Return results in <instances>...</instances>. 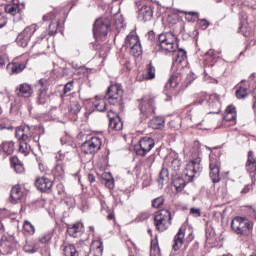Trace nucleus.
Returning <instances> with one entry per match:
<instances>
[{"mask_svg":"<svg viewBox=\"0 0 256 256\" xmlns=\"http://www.w3.org/2000/svg\"><path fill=\"white\" fill-rule=\"evenodd\" d=\"M158 43L162 53H174V63L177 65L183 63L187 59V52L179 49L177 36L171 32H166L158 36ZM177 49H179L177 51Z\"/></svg>","mask_w":256,"mask_h":256,"instance_id":"obj_1","label":"nucleus"},{"mask_svg":"<svg viewBox=\"0 0 256 256\" xmlns=\"http://www.w3.org/2000/svg\"><path fill=\"white\" fill-rule=\"evenodd\" d=\"M194 105H204L210 115L221 113V101L219 95L202 92L194 100Z\"/></svg>","mask_w":256,"mask_h":256,"instance_id":"obj_2","label":"nucleus"},{"mask_svg":"<svg viewBox=\"0 0 256 256\" xmlns=\"http://www.w3.org/2000/svg\"><path fill=\"white\" fill-rule=\"evenodd\" d=\"M15 136L19 140V153H22V155L27 157L31 151L29 142L33 139V130H31V126L24 125L16 128Z\"/></svg>","mask_w":256,"mask_h":256,"instance_id":"obj_3","label":"nucleus"},{"mask_svg":"<svg viewBox=\"0 0 256 256\" xmlns=\"http://www.w3.org/2000/svg\"><path fill=\"white\" fill-rule=\"evenodd\" d=\"M105 99L108 100L110 105H114L115 107H118L119 111H123V88H121V85L114 84L109 86Z\"/></svg>","mask_w":256,"mask_h":256,"instance_id":"obj_4","label":"nucleus"},{"mask_svg":"<svg viewBox=\"0 0 256 256\" xmlns=\"http://www.w3.org/2000/svg\"><path fill=\"white\" fill-rule=\"evenodd\" d=\"M138 109L140 111L141 121H147L149 117L155 115L157 107L155 106V99L150 96H145L139 101Z\"/></svg>","mask_w":256,"mask_h":256,"instance_id":"obj_5","label":"nucleus"},{"mask_svg":"<svg viewBox=\"0 0 256 256\" xmlns=\"http://www.w3.org/2000/svg\"><path fill=\"white\" fill-rule=\"evenodd\" d=\"M171 212L167 209L159 210L154 214V225L160 233L171 227Z\"/></svg>","mask_w":256,"mask_h":256,"instance_id":"obj_6","label":"nucleus"},{"mask_svg":"<svg viewBox=\"0 0 256 256\" xmlns=\"http://www.w3.org/2000/svg\"><path fill=\"white\" fill-rule=\"evenodd\" d=\"M102 145L103 139L99 136H93L81 144V151L84 155H95L96 153H99Z\"/></svg>","mask_w":256,"mask_h":256,"instance_id":"obj_7","label":"nucleus"},{"mask_svg":"<svg viewBox=\"0 0 256 256\" xmlns=\"http://www.w3.org/2000/svg\"><path fill=\"white\" fill-rule=\"evenodd\" d=\"M231 227L232 231L237 235H245V233H249L253 229V223L247 218L237 216L232 219Z\"/></svg>","mask_w":256,"mask_h":256,"instance_id":"obj_8","label":"nucleus"},{"mask_svg":"<svg viewBox=\"0 0 256 256\" xmlns=\"http://www.w3.org/2000/svg\"><path fill=\"white\" fill-rule=\"evenodd\" d=\"M153 147H155V140L149 136H145L134 146V151L139 157H145Z\"/></svg>","mask_w":256,"mask_h":256,"instance_id":"obj_9","label":"nucleus"},{"mask_svg":"<svg viewBox=\"0 0 256 256\" xmlns=\"http://www.w3.org/2000/svg\"><path fill=\"white\" fill-rule=\"evenodd\" d=\"M202 170L201 158L197 157L194 160L189 161L184 169L186 181H191L194 179L195 175H199Z\"/></svg>","mask_w":256,"mask_h":256,"instance_id":"obj_10","label":"nucleus"},{"mask_svg":"<svg viewBox=\"0 0 256 256\" xmlns=\"http://www.w3.org/2000/svg\"><path fill=\"white\" fill-rule=\"evenodd\" d=\"M125 45L127 49H129L130 54L134 57H139L141 53H143V49L141 48V41L139 40V36L135 34H129L126 37Z\"/></svg>","mask_w":256,"mask_h":256,"instance_id":"obj_11","label":"nucleus"},{"mask_svg":"<svg viewBox=\"0 0 256 256\" xmlns=\"http://www.w3.org/2000/svg\"><path fill=\"white\" fill-rule=\"evenodd\" d=\"M35 31H37V26L35 24L26 27L22 32L18 34L16 38L17 45H19L20 47H27Z\"/></svg>","mask_w":256,"mask_h":256,"instance_id":"obj_12","label":"nucleus"},{"mask_svg":"<svg viewBox=\"0 0 256 256\" xmlns=\"http://www.w3.org/2000/svg\"><path fill=\"white\" fill-rule=\"evenodd\" d=\"M210 178L213 183H219L221 181L220 171H221V161L219 157L215 154H210Z\"/></svg>","mask_w":256,"mask_h":256,"instance_id":"obj_13","label":"nucleus"},{"mask_svg":"<svg viewBox=\"0 0 256 256\" xmlns=\"http://www.w3.org/2000/svg\"><path fill=\"white\" fill-rule=\"evenodd\" d=\"M94 37H106L109 33V20L99 18L95 21L93 26Z\"/></svg>","mask_w":256,"mask_h":256,"instance_id":"obj_14","label":"nucleus"},{"mask_svg":"<svg viewBox=\"0 0 256 256\" xmlns=\"http://www.w3.org/2000/svg\"><path fill=\"white\" fill-rule=\"evenodd\" d=\"M35 187L38 191L47 193L48 191H51L53 187V181L45 176L38 177L35 181Z\"/></svg>","mask_w":256,"mask_h":256,"instance_id":"obj_15","label":"nucleus"},{"mask_svg":"<svg viewBox=\"0 0 256 256\" xmlns=\"http://www.w3.org/2000/svg\"><path fill=\"white\" fill-rule=\"evenodd\" d=\"M179 73H173L168 82L165 85L164 93L169 97V95H172L173 91H175V87L179 85Z\"/></svg>","mask_w":256,"mask_h":256,"instance_id":"obj_16","label":"nucleus"},{"mask_svg":"<svg viewBox=\"0 0 256 256\" xmlns=\"http://www.w3.org/2000/svg\"><path fill=\"white\" fill-rule=\"evenodd\" d=\"M153 18V9H151V6L143 5L138 10V19L140 21H151Z\"/></svg>","mask_w":256,"mask_h":256,"instance_id":"obj_17","label":"nucleus"},{"mask_svg":"<svg viewBox=\"0 0 256 256\" xmlns=\"http://www.w3.org/2000/svg\"><path fill=\"white\" fill-rule=\"evenodd\" d=\"M67 233L70 235V237H81V235H83V223L76 222L72 225H69L67 227Z\"/></svg>","mask_w":256,"mask_h":256,"instance_id":"obj_18","label":"nucleus"},{"mask_svg":"<svg viewBox=\"0 0 256 256\" xmlns=\"http://www.w3.org/2000/svg\"><path fill=\"white\" fill-rule=\"evenodd\" d=\"M16 95L18 97H31L33 95V87L27 83L20 84L16 88Z\"/></svg>","mask_w":256,"mask_h":256,"instance_id":"obj_19","label":"nucleus"},{"mask_svg":"<svg viewBox=\"0 0 256 256\" xmlns=\"http://www.w3.org/2000/svg\"><path fill=\"white\" fill-rule=\"evenodd\" d=\"M185 240V232L183 229H179L178 233L174 237L173 249L174 251H179L180 247H183V242Z\"/></svg>","mask_w":256,"mask_h":256,"instance_id":"obj_20","label":"nucleus"},{"mask_svg":"<svg viewBox=\"0 0 256 256\" xmlns=\"http://www.w3.org/2000/svg\"><path fill=\"white\" fill-rule=\"evenodd\" d=\"M246 171L250 174L256 172V158L253 155V151L248 152V159L246 162Z\"/></svg>","mask_w":256,"mask_h":256,"instance_id":"obj_21","label":"nucleus"},{"mask_svg":"<svg viewBox=\"0 0 256 256\" xmlns=\"http://www.w3.org/2000/svg\"><path fill=\"white\" fill-rule=\"evenodd\" d=\"M81 113V102L79 99L72 98L69 105V114L77 116Z\"/></svg>","mask_w":256,"mask_h":256,"instance_id":"obj_22","label":"nucleus"},{"mask_svg":"<svg viewBox=\"0 0 256 256\" xmlns=\"http://www.w3.org/2000/svg\"><path fill=\"white\" fill-rule=\"evenodd\" d=\"M6 69L10 75H13L15 73H21V71L25 69V64L20 62H12L6 66Z\"/></svg>","mask_w":256,"mask_h":256,"instance_id":"obj_23","label":"nucleus"},{"mask_svg":"<svg viewBox=\"0 0 256 256\" xmlns=\"http://www.w3.org/2000/svg\"><path fill=\"white\" fill-rule=\"evenodd\" d=\"M148 127L151 129H163L165 127V118L156 116L149 121Z\"/></svg>","mask_w":256,"mask_h":256,"instance_id":"obj_24","label":"nucleus"},{"mask_svg":"<svg viewBox=\"0 0 256 256\" xmlns=\"http://www.w3.org/2000/svg\"><path fill=\"white\" fill-rule=\"evenodd\" d=\"M10 195H11L12 201L17 203V201H21V199L25 197V192H23L20 185H16L12 188Z\"/></svg>","mask_w":256,"mask_h":256,"instance_id":"obj_25","label":"nucleus"},{"mask_svg":"<svg viewBox=\"0 0 256 256\" xmlns=\"http://www.w3.org/2000/svg\"><path fill=\"white\" fill-rule=\"evenodd\" d=\"M224 121H237V111H235V106L230 105L227 107L224 115Z\"/></svg>","mask_w":256,"mask_h":256,"instance_id":"obj_26","label":"nucleus"},{"mask_svg":"<svg viewBox=\"0 0 256 256\" xmlns=\"http://www.w3.org/2000/svg\"><path fill=\"white\" fill-rule=\"evenodd\" d=\"M93 105H94V111H100V113H103L104 111L107 110V103H105V100L97 96L93 101Z\"/></svg>","mask_w":256,"mask_h":256,"instance_id":"obj_27","label":"nucleus"},{"mask_svg":"<svg viewBox=\"0 0 256 256\" xmlns=\"http://www.w3.org/2000/svg\"><path fill=\"white\" fill-rule=\"evenodd\" d=\"M5 11L12 16L21 15V6L17 3L8 4L5 7Z\"/></svg>","mask_w":256,"mask_h":256,"instance_id":"obj_28","label":"nucleus"},{"mask_svg":"<svg viewBox=\"0 0 256 256\" xmlns=\"http://www.w3.org/2000/svg\"><path fill=\"white\" fill-rule=\"evenodd\" d=\"M52 174L54 175L55 179H61L65 175V167L63 166L62 162H57L56 166L52 170Z\"/></svg>","mask_w":256,"mask_h":256,"instance_id":"obj_29","label":"nucleus"},{"mask_svg":"<svg viewBox=\"0 0 256 256\" xmlns=\"http://www.w3.org/2000/svg\"><path fill=\"white\" fill-rule=\"evenodd\" d=\"M151 79H155V67L150 63L146 69V72L142 74V81H149Z\"/></svg>","mask_w":256,"mask_h":256,"instance_id":"obj_30","label":"nucleus"},{"mask_svg":"<svg viewBox=\"0 0 256 256\" xmlns=\"http://www.w3.org/2000/svg\"><path fill=\"white\" fill-rule=\"evenodd\" d=\"M110 129L113 131H121L123 129V122L121 121V117L116 116L115 119H112L109 122Z\"/></svg>","mask_w":256,"mask_h":256,"instance_id":"obj_31","label":"nucleus"},{"mask_svg":"<svg viewBox=\"0 0 256 256\" xmlns=\"http://www.w3.org/2000/svg\"><path fill=\"white\" fill-rule=\"evenodd\" d=\"M11 167H13L14 171L16 173H23L25 171V168L23 167V164L19 161V158L17 157H12L10 159Z\"/></svg>","mask_w":256,"mask_h":256,"instance_id":"obj_32","label":"nucleus"},{"mask_svg":"<svg viewBox=\"0 0 256 256\" xmlns=\"http://www.w3.org/2000/svg\"><path fill=\"white\" fill-rule=\"evenodd\" d=\"M63 253L65 256H77L79 252L73 244H65L63 246Z\"/></svg>","mask_w":256,"mask_h":256,"instance_id":"obj_33","label":"nucleus"},{"mask_svg":"<svg viewBox=\"0 0 256 256\" xmlns=\"http://www.w3.org/2000/svg\"><path fill=\"white\" fill-rule=\"evenodd\" d=\"M158 183L161 187H163L165 183H169V171L167 169L163 168L160 171Z\"/></svg>","mask_w":256,"mask_h":256,"instance_id":"obj_34","label":"nucleus"},{"mask_svg":"<svg viewBox=\"0 0 256 256\" xmlns=\"http://www.w3.org/2000/svg\"><path fill=\"white\" fill-rule=\"evenodd\" d=\"M176 191H183V189H185V185H187V181L184 179V178H181V177H178V178H175L173 181H172Z\"/></svg>","mask_w":256,"mask_h":256,"instance_id":"obj_35","label":"nucleus"},{"mask_svg":"<svg viewBox=\"0 0 256 256\" xmlns=\"http://www.w3.org/2000/svg\"><path fill=\"white\" fill-rule=\"evenodd\" d=\"M1 147L7 155H11L15 151V143L13 141L3 142Z\"/></svg>","mask_w":256,"mask_h":256,"instance_id":"obj_36","label":"nucleus"},{"mask_svg":"<svg viewBox=\"0 0 256 256\" xmlns=\"http://www.w3.org/2000/svg\"><path fill=\"white\" fill-rule=\"evenodd\" d=\"M11 251H13V245L11 244V242H9V240H6L1 243L0 253H3V255H7L11 253Z\"/></svg>","mask_w":256,"mask_h":256,"instance_id":"obj_37","label":"nucleus"},{"mask_svg":"<svg viewBox=\"0 0 256 256\" xmlns=\"http://www.w3.org/2000/svg\"><path fill=\"white\" fill-rule=\"evenodd\" d=\"M49 101V95H47V90L45 88L41 89L38 94V105H45Z\"/></svg>","mask_w":256,"mask_h":256,"instance_id":"obj_38","label":"nucleus"},{"mask_svg":"<svg viewBox=\"0 0 256 256\" xmlns=\"http://www.w3.org/2000/svg\"><path fill=\"white\" fill-rule=\"evenodd\" d=\"M103 179H105V185L108 187V189H113L115 187V182L113 181V177L111 176V173H105L103 174Z\"/></svg>","mask_w":256,"mask_h":256,"instance_id":"obj_39","label":"nucleus"},{"mask_svg":"<svg viewBox=\"0 0 256 256\" xmlns=\"http://www.w3.org/2000/svg\"><path fill=\"white\" fill-rule=\"evenodd\" d=\"M53 239V234L51 232H46L42 236L38 238L39 243H42V245H45L49 243Z\"/></svg>","mask_w":256,"mask_h":256,"instance_id":"obj_40","label":"nucleus"},{"mask_svg":"<svg viewBox=\"0 0 256 256\" xmlns=\"http://www.w3.org/2000/svg\"><path fill=\"white\" fill-rule=\"evenodd\" d=\"M23 229L26 231V233H29V235H35V226H33L31 222L25 221L23 224Z\"/></svg>","mask_w":256,"mask_h":256,"instance_id":"obj_41","label":"nucleus"},{"mask_svg":"<svg viewBox=\"0 0 256 256\" xmlns=\"http://www.w3.org/2000/svg\"><path fill=\"white\" fill-rule=\"evenodd\" d=\"M247 88L245 87H240L237 91H236V97L237 99H245V97H247L249 95V93L247 92Z\"/></svg>","mask_w":256,"mask_h":256,"instance_id":"obj_42","label":"nucleus"},{"mask_svg":"<svg viewBox=\"0 0 256 256\" xmlns=\"http://www.w3.org/2000/svg\"><path fill=\"white\" fill-rule=\"evenodd\" d=\"M163 203H165V198L160 196L152 201V207H154V209H159V207H162Z\"/></svg>","mask_w":256,"mask_h":256,"instance_id":"obj_43","label":"nucleus"},{"mask_svg":"<svg viewBox=\"0 0 256 256\" xmlns=\"http://www.w3.org/2000/svg\"><path fill=\"white\" fill-rule=\"evenodd\" d=\"M171 168L174 171H179L181 169V160L179 158H173L171 160Z\"/></svg>","mask_w":256,"mask_h":256,"instance_id":"obj_44","label":"nucleus"},{"mask_svg":"<svg viewBox=\"0 0 256 256\" xmlns=\"http://www.w3.org/2000/svg\"><path fill=\"white\" fill-rule=\"evenodd\" d=\"M70 91H73V82H68L64 86V95H67V93H70Z\"/></svg>","mask_w":256,"mask_h":256,"instance_id":"obj_45","label":"nucleus"},{"mask_svg":"<svg viewBox=\"0 0 256 256\" xmlns=\"http://www.w3.org/2000/svg\"><path fill=\"white\" fill-rule=\"evenodd\" d=\"M145 163L147 167H151V165L155 163V155H150L148 158H146Z\"/></svg>","mask_w":256,"mask_h":256,"instance_id":"obj_46","label":"nucleus"},{"mask_svg":"<svg viewBox=\"0 0 256 256\" xmlns=\"http://www.w3.org/2000/svg\"><path fill=\"white\" fill-rule=\"evenodd\" d=\"M190 215H193L194 217H201V210L197 208H191Z\"/></svg>","mask_w":256,"mask_h":256,"instance_id":"obj_47","label":"nucleus"},{"mask_svg":"<svg viewBox=\"0 0 256 256\" xmlns=\"http://www.w3.org/2000/svg\"><path fill=\"white\" fill-rule=\"evenodd\" d=\"M48 33L51 36L55 35V33H57V26H55V24H53V23H50Z\"/></svg>","mask_w":256,"mask_h":256,"instance_id":"obj_48","label":"nucleus"},{"mask_svg":"<svg viewBox=\"0 0 256 256\" xmlns=\"http://www.w3.org/2000/svg\"><path fill=\"white\" fill-rule=\"evenodd\" d=\"M7 25V17L5 15L0 14V29Z\"/></svg>","mask_w":256,"mask_h":256,"instance_id":"obj_49","label":"nucleus"},{"mask_svg":"<svg viewBox=\"0 0 256 256\" xmlns=\"http://www.w3.org/2000/svg\"><path fill=\"white\" fill-rule=\"evenodd\" d=\"M107 117L110 122L112 119H115V117H119V115H117V113H114L112 110H110L107 112Z\"/></svg>","mask_w":256,"mask_h":256,"instance_id":"obj_50","label":"nucleus"},{"mask_svg":"<svg viewBox=\"0 0 256 256\" xmlns=\"http://www.w3.org/2000/svg\"><path fill=\"white\" fill-rule=\"evenodd\" d=\"M251 189H253V186L250 185V184H248V185H246V186L242 189L241 193H242L243 195H247V193H249V191H251Z\"/></svg>","mask_w":256,"mask_h":256,"instance_id":"obj_51","label":"nucleus"},{"mask_svg":"<svg viewBox=\"0 0 256 256\" xmlns=\"http://www.w3.org/2000/svg\"><path fill=\"white\" fill-rule=\"evenodd\" d=\"M200 27L201 29H207V27H209V22L207 20H201Z\"/></svg>","mask_w":256,"mask_h":256,"instance_id":"obj_52","label":"nucleus"},{"mask_svg":"<svg viewBox=\"0 0 256 256\" xmlns=\"http://www.w3.org/2000/svg\"><path fill=\"white\" fill-rule=\"evenodd\" d=\"M5 233V224L3 223V219H0V235Z\"/></svg>","mask_w":256,"mask_h":256,"instance_id":"obj_53","label":"nucleus"},{"mask_svg":"<svg viewBox=\"0 0 256 256\" xmlns=\"http://www.w3.org/2000/svg\"><path fill=\"white\" fill-rule=\"evenodd\" d=\"M5 67V58L0 55V69Z\"/></svg>","mask_w":256,"mask_h":256,"instance_id":"obj_54","label":"nucleus"},{"mask_svg":"<svg viewBox=\"0 0 256 256\" xmlns=\"http://www.w3.org/2000/svg\"><path fill=\"white\" fill-rule=\"evenodd\" d=\"M94 243H96L97 249H99L100 251H103V242L101 241H95Z\"/></svg>","mask_w":256,"mask_h":256,"instance_id":"obj_55","label":"nucleus"},{"mask_svg":"<svg viewBox=\"0 0 256 256\" xmlns=\"http://www.w3.org/2000/svg\"><path fill=\"white\" fill-rule=\"evenodd\" d=\"M88 181L90 183H95V175L93 174H88Z\"/></svg>","mask_w":256,"mask_h":256,"instance_id":"obj_56","label":"nucleus"},{"mask_svg":"<svg viewBox=\"0 0 256 256\" xmlns=\"http://www.w3.org/2000/svg\"><path fill=\"white\" fill-rule=\"evenodd\" d=\"M24 251L26 252V253H35V251H37V250H35V249H29V247L28 246H25L24 247Z\"/></svg>","mask_w":256,"mask_h":256,"instance_id":"obj_57","label":"nucleus"},{"mask_svg":"<svg viewBox=\"0 0 256 256\" xmlns=\"http://www.w3.org/2000/svg\"><path fill=\"white\" fill-rule=\"evenodd\" d=\"M38 87H45V80L40 79L38 82Z\"/></svg>","mask_w":256,"mask_h":256,"instance_id":"obj_58","label":"nucleus"},{"mask_svg":"<svg viewBox=\"0 0 256 256\" xmlns=\"http://www.w3.org/2000/svg\"><path fill=\"white\" fill-rule=\"evenodd\" d=\"M184 13L185 15H190L191 17H195V15H197V13L193 11H190V12L185 11Z\"/></svg>","mask_w":256,"mask_h":256,"instance_id":"obj_59","label":"nucleus"},{"mask_svg":"<svg viewBox=\"0 0 256 256\" xmlns=\"http://www.w3.org/2000/svg\"><path fill=\"white\" fill-rule=\"evenodd\" d=\"M107 219H108L109 221H112V219H115V214L109 213L108 216H107Z\"/></svg>","mask_w":256,"mask_h":256,"instance_id":"obj_60","label":"nucleus"},{"mask_svg":"<svg viewBox=\"0 0 256 256\" xmlns=\"http://www.w3.org/2000/svg\"><path fill=\"white\" fill-rule=\"evenodd\" d=\"M51 19V15L47 14L43 16L44 21H49Z\"/></svg>","mask_w":256,"mask_h":256,"instance_id":"obj_61","label":"nucleus"},{"mask_svg":"<svg viewBox=\"0 0 256 256\" xmlns=\"http://www.w3.org/2000/svg\"><path fill=\"white\" fill-rule=\"evenodd\" d=\"M148 35H149L150 39H155V33L149 32Z\"/></svg>","mask_w":256,"mask_h":256,"instance_id":"obj_62","label":"nucleus"},{"mask_svg":"<svg viewBox=\"0 0 256 256\" xmlns=\"http://www.w3.org/2000/svg\"><path fill=\"white\" fill-rule=\"evenodd\" d=\"M45 39V34H41L40 37H38V41H43Z\"/></svg>","mask_w":256,"mask_h":256,"instance_id":"obj_63","label":"nucleus"},{"mask_svg":"<svg viewBox=\"0 0 256 256\" xmlns=\"http://www.w3.org/2000/svg\"><path fill=\"white\" fill-rule=\"evenodd\" d=\"M3 129H11V128H9V127L7 128V127L3 126V124H1L0 125V130L3 131Z\"/></svg>","mask_w":256,"mask_h":256,"instance_id":"obj_64","label":"nucleus"}]
</instances>
